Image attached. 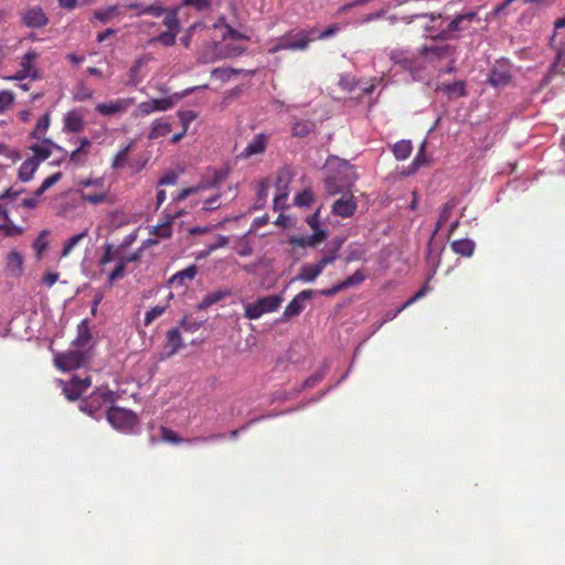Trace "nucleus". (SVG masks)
Here are the masks:
<instances>
[{"instance_id":"15","label":"nucleus","mask_w":565,"mask_h":565,"mask_svg":"<svg viewBox=\"0 0 565 565\" xmlns=\"http://www.w3.org/2000/svg\"><path fill=\"white\" fill-rule=\"evenodd\" d=\"M36 57V52H26L21 62V70L15 75L8 77V79L19 82H22L28 77H30L31 79H35L38 77V72L35 67L32 65V61H34Z\"/></svg>"},{"instance_id":"41","label":"nucleus","mask_w":565,"mask_h":565,"mask_svg":"<svg viewBox=\"0 0 565 565\" xmlns=\"http://www.w3.org/2000/svg\"><path fill=\"white\" fill-rule=\"evenodd\" d=\"M168 308V303L163 306H156L148 310L145 316V326L151 324L156 319L161 317Z\"/></svg>"},{"instance_id":"32","label":"nucleus","mask_w":565,"mask_h":565,"mask_svg":"<svg viewBox=\"0 0 565 565\" xmlns=\"http://www.w3.org/2000/svg\"><path fill=\"white\" fill-rule=\"evenodd\" d=\"M438 89L448 94L449 97H461L466 95V85L462 81L443 84L438 86Z\"/></svg>"},{"instance_id":"54","label":"nucleus","mask_w":565,"mask_h":565,"mask_svg":"<svg viewBox=\"0 0 565 565\" xmlns=\"http://www.w3.org/2000/svg\"><path fill=\"white\" fill-rule=\"evenodd\" d=\"M46 234H47V232L43 231L41 233V235L33 243V248L36 253L38 258H40L42 256V254L45 252V249L47 248V241L45 238Z\"/></svg>"},{"instance_id":"6","label":"nucleus","mask_w":565,"mask_h":565,"mask_svg":"<svg viewBox=\"0 0 565 565\" xmlns=\"http://www.w3.org/2000/svg\"><path fill=\"white\" fill-rule=\"evenodd\" d=\"M106 417L115 429L124 433L131 431L138 423V417L132 411L117 406H111L106 412Z\"/></svg>"},{"instance_id":"37","label":"nucleus","mask_w":565,"mask_h":565,"mask_svg":"<svg viewBox=\"0 0 565 565\" xmlns=\"http://www.w3.org/2000/svg\"><path fill=\"white\" fill-rule=\"evenodd\" d=\"M177 32L166 31L149 40V44L159 42L163 46H172L175 44Z\"/></svg>"},{"instance_id":"62","label":"nucleus","mask_w":565,"mask_h":565,"mask_svg":"<svg viewBox=\"0 0 565 565\" xmlns=\"http://www.w3.org/2000/svg\"><path fill=\"white\" fill-rule=\"evenodd\" d=\"M313 234L308 236V246H316L327 237L326 231L321 228L313 230Z\"/></svg>"},{"instance_id":"29","label":"nucleus","mask_w":565,"mask_h":565,"mask_svg":"<svg viewBox=\"0 0 565 565\" xmlns=\"http://www.w3.org/2000/svg\"><path fill=\"white\" fill-rule=\"evenodd\" d=\"M198 274V267L195 265H190L186 268L175 273L170 278V284L184 285L185 281H191L195 278Z\"/></svg>"},{"instance_id":"21","label":"nucleus","mask_w":565,"mask_h":565,"mask_svg":"<svg viewBox=\"0 0 565 565\" xmlns=\"http://www.w3.org/2000/svg\"><path fill=\"white\" fill-rule=\"evenodd\" d=\"M150 61V57L148 55H142L134 62L132 66L130 67L128 72V79L126 82V85L128 86H137L140 84L145 75L141 74V68Z\"/></svg>"},{"instance_id":"51","label":"nucleus","mask_w":565,"mask_h":565,"mask_svg":"<svg viewBox=\"0 0 565 565\" xmlns=\"http://www.w3.org/2000/svg\"><path fill=\"white\" fill-rule=\"evenodd\" d=\"M228 244V238L223 235H218L213 243L207 246V249L201 254V257L210 255L212 252L225 247Z\"/></svg>"},{"instance_id":"14","label":"nucleus","mask_w":565,"mask_h":565,"mask_svg":"<svg viewBox=\"0 0 565 565\" xmlns=\"http://www.w3.org/2000/svg\"><path fill=\"white\" fill-rule=\"evenodd\" d=\"M358 207L355 198L351 194H344L340 199L335 200L332 204V213L341 217H351Z\"/></svg>"},{"instance_id":"26","label":"nucleus","mask_w":565,"mask_h":565,"mask_svg":"<svg viewBox=\"0 0 565 565\" xmlns=\"http://www.w3.org/2000/svg\"><path fill=\"white\" fill-rule=\"evenodd\" d=\"M39 164V160H33L32 158L24 160L19 168V179L22 182L30 181L33 178L35 171L38 170Z\"/></svg>"},{"instance_id":"34","label":"nucleus","mask_w":565,"mask_h":565,"mask_svg":"<svg viewBox=\"0 0 565 565\" xmlns=\"http://www.w3.org/2000/svg\"><path fill=\"white\" fill-rule=\"evenodd\" d=\"M413 146L409 140H399L394 143L392 151L397 160H405L412 153Z\"/></svg>"},{"instance_id":"57","label":"nucleus","mask_w":565,"mask_h":565,"mask_svg":"<svg viewBox=\"0 0 565 565\" xmlns=\"http://www.w3.org/2000/svg\"><path fill=\"white\" fill-rule=\"evenodd\" d=\"M154 113L151 100L140 103L134 113L135 117H145Z\"/></svg>"},{"instance_id":"45","label":"nucleus","mask_w":565,"mask_h":565,"mask_svg":"<svg viewBox=\"0 0 565 565\" xmlns=\"http://www.w3.org/2000/svg\"><path fill=\"white\" fill-rule=\"evenodd\" d=\"M294 202L297 206H309L313 202V193L309 189L303 190L295 196Z\"/></svg>"},{"instance_id":"63","label":"nucleus","mask_w":565,"mask_h":565,"mask_svg":"<svg viewBox=\"0 0 565 565\" xmlns=\"http://www.w3.org/2000/svg\"><path fill=\"white\" fill-rule=\"evenodd\" d=\"M226 32L223 34V39L231 38L233 40H249V36L241 33L239 31L233 29L231 25L225 26Z\"/></svg>"},{"instance_id":"46","label":"nucleus","mask_w":565,"mask_h":565,"mask_svg":"<svg viewBox=\"0 0 565 565\" xmlns=\"http://www.w3.org/2000/svg\"><path fill=\"white\" fill-rule=\"evenodd\" d=\"M154 111H167L174 106L172 97L151 99Z\"/></svg>"},{"instance_id":"31","label":"nucleus","mask_w":565,"mask_h":565,"mask_svg":"<svg viewBox=\"0 0 565 565\" xmlns=\"http://www.w3.org/2000/svg\"><path fill=\"white\" fill-rule=\"evenodd\" d=\"M23 256L17 252L11 250L7 256V268L13 275H19L22 271Z\"/></svg>"},{"instance_id":"64","label":"nucleus","mask_w":565,"mask_h":565,"mask_svg":"<svg viewBox=\"0 0 565 565\" xmlns=\"http://www.w3.org/2000/svg\"><path fill=\"white\" fill-rule=\"evenodd\" d=\"M178 181V174L174 171L164 173L158 181L159 185H173Z\"/></svg>"},{"instance_id":"28","label":"nucleus","mask_w":565,"mask_h":565,"mask_svg":"<svg viewBox=\"0 0 565 565\" xmlns=\"http://www.w3.org/2000/svg\"><path fill=\"white\" fill-rule=\"evenodd\" d=\"M172 126L170 122L163 120L162 118L156 119L152 121L151 130L149 132L148 138L153 140L160 137H164L170 134Z\"/></svg>"},{"instance_id":"11","label":"nucleus","mask_w":565,"mask_h":565,"mask_svg":"<svg viewBox=\"0 0 565 565\" xmlns=\"http://www.w3.org/2000/svg\"><path fill=\"white\" fill-rule=\"evenodd\" d=\"M136 103L134 97L117 98L96 106V111L103 116L125 114Z\"/></svg>"},{"instance_id":"39","label":"nucleus","mask_w":565,"mask_h":565,"mask_svg":"<svg viewBox=\"0 0 565 565\" xmlns=\"http://www.w3.org/2000/svg\"><path fill=\"white\" fill-rule=\"evenodd\" d=\"M118 6H110L105 9H99L94 12V18L103 23H107L111 18L117 14Z\"/></svg>"},{"instance_id":"13","label":"nucleus","mask_w":565,"mask_h":565,"mask_svg":"<svg viewBox=\"0 0 565 565\" xmlns=\"http://www.w3.org/2000/svg\"><path fill=\"white\" fill-rule=\"evenodd\" d=\"M290 173L288 170H281L278 173L276 188L278 193L274 199V209L275 210H284L286 207V202L288 199V185L290 182Z\"/></svg>"},{"instance_id":"40","label":"nucleus","mask_w":565,"mask_h":565,"mask_svg":"<svg viewBox=\"0 0 565 565\" xmlns=\"http://www.w3.org/2000/svg\"><path fill=\"white\" fill-rule=\"evenodd\" d=\"M167 10L168 9H166L161 3H152L145 6L139 12H137V15L149 14L158 18L164 14Z\"/></svg>"},{"instance_id":"61","label":"nucleus","mask_w":565,"mask_h":565,"mask_svg":"<svg viewBox=\"0 0 565 565\" xmlns=\"http://www.w3.org/2000/svg\"><path fill=\"white\" fill-rule=\"evenodd\" d=\"M126 266L119 260L115 269L108 276V282L111 285L115 280L124 277Z\"/></svg>"},{"instance_id":"27","label":"nucleus","mask_w":565,"mask_h":565,"mask_svg":"<svg viewBox=\"0 0 565 565\" xmlns=\"http://www.w3.org/2000/svg\"><path fill=\"white\" fill-rule=\"evenodd\" d=\"M475 247V242L469 238L457 239L451 243V249L454 250V253L465 257L472 256Z\"/></svg>"},{"instance_id":"25","label":"nucleus","mask_w":565,"mask_h":565,"mask_svg":"<svg viewBox=\"0 0 565 565\" xmlns=\"http://www.w3.org/2000/svg\"><path fill=\"white\" fill-rule=\"evenodd\" d=\"M246 51L245 46L236 45V44H223L217 45L216 56L220 60L223 58H234L242 55Z\"/></svg>"},{"instance_id":"50","label":"nucleus","mask_w":565,"mask_h":565,"mask_svg":"<svg viewBox=\"0 0 565 565\" xmlns=\"http://www.w3.org/2000/svg\"><path fill=\"white\" fill-rule=\"evenodd\" d=\"M337 258H338V250L332 249L327 255L321 257V259L318 263H316L315 265L317 268H319V271L322 274L323 269L328 265H331L332 263H334Z\"/></svg>"},{"instance_id":"12","label":"nucleus","mask_w":565,"mask_h":565,"mask_svg":"<svg viewBox=\"0 0 565 565\" xmlns=\"http://www.w3.org/2000/svg\"><path fill=\"white\" fill-rule=\"evenodd\" d=\"M184 347L183 339L178 328H172L167 332L166 344L162 352L159 354L158 360L163 361L174 355L180 349Z\"/></svg>"},{"instance_id":"53","label":"nucleus","mask_w":565,"mask_h":565,"mask_svg":"<svg viewBox=\"0 0 565 565\" xmlns=\"http://www.w3.org/2000/svg\"><path fill=\"white\" fill-rule=\"evenodd\" d=\"M365 280V275L361 270H356L353 275L342 280L345 289L351 288L353 286H358Z\"/></svg>"},{"instance_id":"20","label":"nucleus","mask_w":565,"mask_h":565,"mask_svg":"<svg viewBox=\"0 0 565 565\" xmlns=\"http://www.w3.org/2000/svg\"><path fill=\"white\" fill-rule=\"evenodd\" d=\"M512 78L511 72L504 66H494L488 77V83L493 87H505Z\"/></svg>"},{"instance_id":"30","label":"nucleus","mask_w":565,"mask_h":565,"mask_svg":"<svg viewBox=\"0 0 565 565\" xmlns=\"http://www.w3.org/2000/svg\"><path fill=\"white\" fill-rule=\"evenodd\" d=\"M135 147V140L129 141L125 147H122L114 157L111 162V168L114 170H118L124 168L128 161V154L131 149Z\"/></svg>"},{"instance_id":"7","label":"nucleus","mask_w":565,"mask_h":565,"mask_svg":"<svg viewBox=\"0 0 565 565\" xmlns=\"http://www.w3.org/2000/svg\"><path fill=\"white\" fill-rule=\"evenodd\" d=\"M418 53L423 61V70H425L429 63L452 57L455 46L449 44L423 46L418 50Z\"/></svg>"},{"instance_id":"44","label":"nucleus","mask_w":565,"mask_h":565,"mask_svg":"<svg viewBox=\"0 0 565 565\" xmlns=\"http://www.w3.org/2000/svg\"><path fill=\"white\" fill-rule=\"evenodd\" d=\"M62 179V173L56 172L50 177H47L40 188L35 191L36 196H41L47 189L57 183Z\"/></svg>"},{"instance_id":"38","label":"nucleus","mask_w":565,"mask_h":565,"mask_svg":"<svg viewBox=\"0 0 565 565\" xmlns=\"http://www.w3.org/2000/svg\"><path fill=\"white\" fill-rule=\"evenodd\" d=\"M455 206V201H449L443 205L435 232L439 231L440 227L449 220Z\"/></svg>"},{"instance_id":"42","label":"nucleus","mask_w":565,"mask_h":565,"mask_svg":"<svg viewBox=\"0 0 565 565\" xmlns=\"http://www.w3.org/2000/svg\"><path fill=\"white\" fill-rule=\"evenodd\" d=\"M227 175H228L227 169L215 170L212 181L206 182L201 185L203 189L216 188L227 178Z\"/></svg>"},{"instance_id":"10","label":"nucleus","mask_w":565,"mask_h":565,"mask_svg":"<svg viewBox=\"0 0 565 565\" xmlns=\"http://www.w3.org/2000/svg\"><path fill=\"white\" fill-rule=\"evenodd\" d=\"M58 383L62 385L66 398L76 401L90 386V379L88 376L79 377L78 375H73L71 381L60 380Z\"/></svg>"},{"instance_id":"22","label":"nucleus","mask_w":565,"mask_h":565,"mask_svg":"<svg viewBox=\"0 0 565 565\" xmlns=\"http://www.w3.org/2000/svg\"><path fill=\"white\" fill-rule=\"evenodd\" d=\"M564 67H565V43H562L556 49L555 58H554L553 63L551 64L546 75L544 76L543 82L545 84H548L552 81L553 76L555 74L561 73Z\"/></svg>"},{"instance_id":"19","label":"nucleus","mask_w":565,"mask_h":565,"mask_svg":"<svg viewBox=\"0 0 565 565\" xmlns=\"http://www.w3.org/2000/svg\"><path fill=\"white\" fill-rule=\"evenodd\" d=\"M55 148L58 151H63L62 147L55 145L50 139H43L41 142L32 145L30 149L33 152V160H39V163L46 160L52 154V149Z\"/></svg>"},{"instance_id":"36","label":"nucleus","mask_w":565,"mask_h":565,"mask_svg":"<svg viewBox=\"0 0 565 565\" xmlns=\"http://www.w3.org/2000/svg\"><path fill=\"white\" fill-rule=\"evenodd\" d=\"M163 18V25L168 29V31L177 32L180 31V21L178 18L177 10H167Z\"/></svg>"},{"instance_id":"16","label":"nucleus","mask_w":565,"mask_h":565,"mask_svg":"<svg viewBox=\"0 0 565 565\" xmlns=\"http://www.w3.org/2000/svg\"><path fill=\"white\" fill-rule=\"evenodd\" d=\"M22 21L28 28H42L47 24V17L40 7H32L28 9L23 15Z\"/></svg>"},{"instance_id":"18","label":"nucleus","mask_w":565,"mask_h":565,"mask_svg":"<svg viewBox=\"0 0 565 565\" xmlns=\"http://www.w3.org/2000/svg\"><path fill=\"white\" fill-rule=\"evenodd\" d=\"M84 126V117L79 110L72 109L64 115L63 130L65 132H79Z\"/></svg>"},{"instance_id":"23","label":"nucleus","mask_w":565,"mask_h":565,"mask_svg":"<svg viewBox=\"0 0 565 565\" xmlns=\"http://www.w3.org/2000/svg\"><path fill=\"white\" fill-rule=\"evenodd\" d=\"M92 341V333L88 327L87 320L81 321V323L77 326V335L73 340V345L77 349H85L89 345Z\"/></svg>"},{"instance_id":"59","label":"nucleus","mask_w":565,"mask_h":565,"mask_svg":"<svg viewBox=\"0 0 565 565\" xmlns=\"http://www.w3.org/2000/svg\"><path fill=\"white\" fill-rule=\"evenodd\" d=\"M93 97V90L84 85H79L76 88V92L74 94V98L78 102L88 100Z\"/></svg>"},{"instance_id":"9","label":"nucleus","mask_w":565,"mask_h":565,"mask_svg":"<svg viewBox=\"0 0 565 565\" xmlns=\"http://www.w3.org/2000/svg\"><path fill=\"white\" fill-rule=\"evenodd\" d=\"M317 291L306 289L297 294L292 300L286 306L280 321H288L298 317L306 308V302L310 300Z\"/></svg>"},{"instance_id":"17","label":"nucleus","mask_w":565,"mask_h":565,"mask_svg":"<svg viewBox=\"0 0 565 565\" xmlns=\"http://www.w3.org/2000/svg\"><path fill=\"white\" fill-rule=\"evenodd\" d=\"M267 143L268 137L265 134H258L247 143L239 157L246 159L256 154H262L265 152Z\"/></svg>"},{"instance_id":"35","label":"nucleus","mask_w":565,"mask_h":565,"mask_svg":"<svg viewBox=\"0 0 565 565\" xmlns=\"http://www.w3.org/2000/svg\"><path fill=\"white\" fill-rule=\"evenodd\" d=\"M175 217H177V215L168 216L167 221H164L163 223H161L159 225L153 226L152 230L150 231V233L152 235L157 236L158 238L171 237V235H172L171 223Z\"/></svg>"},{"instance_id":"43","label":"nucleus","mask_w":565,"mask_h":565,"mask_svg":"<svg viewBox=\"0 0 565 565\" xmlns=\"http://www.w3.org/2000/svg\"><path fill=\"white\" fill-rule=\"evenodd\" d=\"M50 116L47 114L41 116L36 122L35 129L32 132L34 138L40 139L46 132L50 126Z\"/></svg>"},{"instance_id":"49","label":"nucleus","mask_w":565,"mask_h":565,"mask_svg":"<svg viewBox=\"0 0 565 565\" xmlns=\"http://www.w3.org/2000/svg\"><path fill=\"white\" fill-rule=\"evenodd\" d=\"M14 102V94L11 90L0 92V113H4L9 109Z\"/></svg>"},{"instance_id":"52","label":"nucleus","mask_w":565,"mask_h":565,"mask_svg":"<svg viewBox=\"0 0 565 565\" xmlns=\"http://www.w3.org/2000/svg\"><path fill=\"white\" fill-rule=\"evenodd\" d=\"M311 131V124L308 121H297L292 126V135L297 137H306Z\"/></svg>"},{"instance_id":"60","label":"nucleus","mask_w":565,"mask_h":565,"mask_svg":"<svg viewBox=\"0 0 565 565\" xmlns=\"http://www.w3.org/2000/svg\"><path fill=\"white\" fill-rule=\"evenodd\" d=\"M326 374V366H322L319 371H317L313 375L309 376L303 382V387H312L315 386L319 381L323 379Z\"/></svg>"},{"instance_id":"4","label":"nucleus","mask_w":565,"mask_h":565,"mask_svg":"<svg viewBox=\"0 0 565 565\" xmlns=\"http://www.w3.org/2000/svg\"><path fill=\"white\" fill-rule=\"evenodd\" d=\"M284 301L280 295L258 298L255 302L244 305V315L249 320H256L265 313L275 312Z\"/></svg>"},{"instance_id":"8","label":"nucleus","mask_w":565,"mask_h":565,"mask_svg":"<svg viewBox=\"0 0 565 565\" xmlns=\"http://www.w3.org/2000/svg\"><path fill=\"white\" fill-rule=\"evenodd\" d=\"M87 360V352L81 349L68 350L55 356V364L63 371L81 367Z\"/></svg>"},{"instance_id":"47","label":"nucleus","mask_w":565,"mask_h":565,"mask_svg":"<svg viewBox=\"0 0 565 565\" xmlns=\"http://www.w3.org/2000/svg\"><path fill=\"white\" fill-rule=\"evenodd\" d=\"M81 198L83 201L96 205V204L105 202L107 200V194L105 192L86 193L84 191H81Z\"/></svg>"},{"instance_id":"3","label":"nucleus","mask_w":565,"mask_h":565,"mask_svg":"<svg viewBox=\"0 0 565 565\" xmlns=\"http://www.w3.org/2000/svg\"><path fill=\"white\" fill-rule=\"evenodd\" d=\"M419 53L406 50H393L390 53V60L395 66H399L403 71L411 74L414 81L423 78V61Z\"/></svg>"},{"instance_id":"55","label":"nucleus","mask_w":565,"mask_h":565,"mask_svg":"<svg viewBox=\"0 0 565 565\" xmlns=\"http://www.w3.org/2000/svg\"><path fill=\"white\" fill-rule=\"evenodd\" d=\"M178 117L183 126V129L188 131L189 125L198 117L193 110H180Z\"/></svg>"},{"instance_id":"56","label":"nucleus","mask_w":565,"mask_h":565,"mask_svg":"<svg viewBox=\"0 0 565 565\" xmlns=\"http://www.w3.org/2000/svg\"><path fill=\"white\" fill-rule=\"evenodd\" d=\"M429 287L427 285H425L424 287H422L413 297H411L402 307H399L394 317L399 313L402 310H404L406 307L413 305L415 301H417L418 299L423 298L427 291H428Z\"/></svg>"},{"instance_id":"58","label":"nucleus","mask_w":565,"mask_h":565,"mask_svg":"<svg viewBox=\"0 0 565 565\" xmlns=\"http://www.w3.org/2000/svg\"><path fill=\"white\" fill-rule=\"evenodd\" d=\"M340 30H341V25L337 24V23L329 25L326 30H323L320 33H318V31L316 30V39L323 40V39L332 38Z\"/></svg>"},{"instance_id":"48","label":"nucleus","mask_w":565,"mask_h":565,"mask_svg":"<svg viewBox=\"0 0 565 565\" xmlns=\"http://www.w3.org/2000/svg\"><path fill=\"white\" fill-rule=\"evenodd\" d=\"M241 70L230 68V67H218L212 71V76L220 78L221 81H228L233 74L241 73Z\"/></svg>"},{"instance_id":"2","label":"nucleus","mask_w":565,"mask_h":565,"mask_svg":"<svg viewBox=\"0 0 565 565\" xmlns=\"http://www.w3.org/2000/svg\"><path fill=\"white\" fill-rule=\"evenodd\" d=\"M313 40H316V28L292 30L274 40L268 53L275 54L282 50L305 51Z\"/></svg>"},{"instance_id":"5","label":"nucleus","mask_w":565,"mask_h":565,"mask_svg":"<svg viewBox=\"0 0 565 565\" xmlns=\"http://www.w3.org/2000/svg\"><path fill=\"white\" fill-rule=\"evenodd\" d=\"M116 395L108 388H99L93 392L87 398L82 399L78 407L83 413L98 418V412L103 406L113 404Z\"/></svg>"},{"instance_id":"1","label":"nucleus","mask_w":565,"mask_h":565,"mask_svg":"<svg viewBox=\"0 0 565 565\" xmlns=\"http://www.w3.org/2000/svg\"><path fill=\"white\" fill-rule=\"evenodd\" d=\"M480 19L476 11H469L456 15L445 29L438 31L434 24L426 25V36L433 40H451L458 38V33L467 31L472 22H479Z\"/></svg>"},{"instance_id":"33","label":"nucleus","mask_w":565,"mask_h":565,"mask_svg":"<svg viewBox=\"0 0 565 565\" xmlns=\"http://www.w3.org/2000/svg\"><path fill=\"white\" fill-rule=\"evenodd\" d=\"M88 236V228L83 230L81 233L73 235L70 237L63 246V249L61 252L62 257H67L72 250L84 239Z\"/></svg>"},{"instance_id":"24","label":"nucleus","mask_w":565,"mask_h":565,"mask_svg":"<svg viewBox=\"0 0 565 565\" xmlns=\"http://www.w3.org/2000/svg\"><path fill=\"white\" fill-rule=\"evenodd\" d=\"M321 273L319 271V268L316 267L315 264H305L301 266L298 275L291 279L292 281L299 280L302 282H313Z\"/></svg>"}]
</instances>
